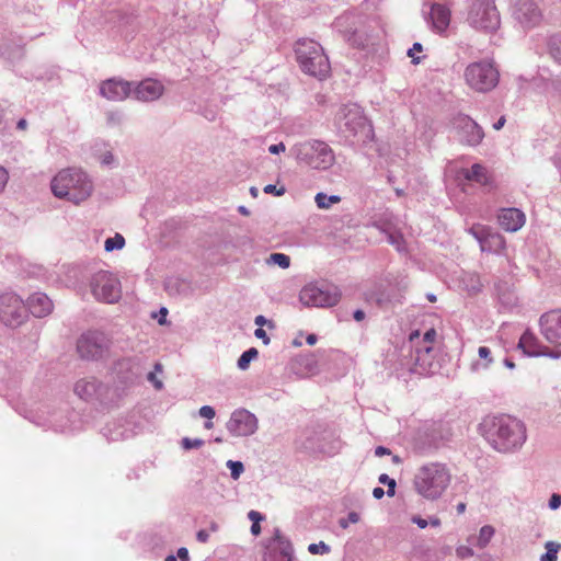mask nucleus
I'll use <instances>...</instances> for the list:
<instances>
[{"label": "nucleus", "mask_w": 561, "mask_h": 561, "mask_svg": "<svg viewBox=\"0 0 561 561\" xmlns=\"http://www.w3.org/2000/svg\"><path fill=\"white\" fill-rule=\"evenodd\" d=\"M436 336H437L436 330L431 328L430 330H427L424 333L423 339H422V345H431L432 346L436 340Z\"/></svg>", "instance_id": "nucleus-42"}, {"label": "nucleus", "mask_w": 561, "mask_h": 561, "mask_svg": "<svg viewBox=\"0 0 561 561\" xmlns=\"http://www.w3.org/2000/svg\"><path fill=\"white\" fill-rule=\"evenodd\" d=\"M340 298L341 293L336 287L319 283H309L299 293V300L306 307H332L340 301Z\"/></svg>", "instance_id": "nucleus-7"}, {"label": "nucleus", "mask_w": 561, "mask_h": 561, "mask_svg": "<svg viewBox=\"0 0 561 561\" xmlns=\"http://www.w3.org/2000/svg\"><path fill=\"white\" fill-rule=\"evenodd\" d=\"M457 139L466 146H478L484 138L483 128L470 116L458 114L453 119Z\"/></svg>", "instance_id": "nucleus-11"}, {"label": "nucleus", "mask_w": 561, "mask_h": 561, "mask_svg": "<svg viewBox=\"0 0 561 561\" xmlns=\"http://www.w3.org/2000/svg\"><path fill=\"white\" fill-rule=\"evenodd\" d=\"M199 415L202 417L207 419V420H213L215 417V415H216V412H215L213 407H210V405H203L199 409Z\"/></svg>", "instance_id": "nucleus-45"}, {"label": "nucleus", "mask_w": 561, "mask_h": 561, "mask_svg": "<svg viewBox=\"0 0 561 561\" xmlns=\"http://www.w3.org/2000/svg\"><path fill=\"white\" fill-rule=\"evenodd\" d=\"M348 523L356 524L359 520V515L356 512H351L347 515Z\"/></svg>", "instance_id": "nucleus-59"}, {"label": "nucleus", "mask_w": 561, "mask_h": 561, "mask_svg": "<svg viewBox=\"0 0 561 561\" xmlns=\"http://www.w3.org/2000/svg\"><path fill=\"white\" fill-rule=\"evenodd\" d=\"M341 198L336 195L328 196L324 193H318L316 195V203L319 208H329L332 204H336Z\"/></svg>", "instance_id": "nucleus-33"}, {"label": "nucleus", "mask_w": 561, "mask_h": 561, "mask_svg": "<svg viewBox=\"0 0 561 561\" xmlns=\"http://www.w3.org/2000/svg\"><path fill=\"white\" fill-rule=\"evenodd\" d=\"M300 156L308 165L318 170H327L335 161L333 150L328 144L319 140L304 145Z\"/></svg>", "instance_id": "nucleus-9"}, {"label": "nucleus", "mask_w": 561, "mask_h": 561, "mask_svg": "<svg viewBox=\"0 0 561 561\" xmlns=\"http://www.w3.org/2000/svg\"><path fill=\"white\" fill-rule=\"evenodd\" d=\"M494 535V528L490 525H485L480 529L479 536L477 538V545L479 548L483 549L488 546L490 540Z\"/></svg>", "instance_id": "nucleus-31"}, {"label": "nucleus", "mask_w": 561, "mask_h": 561, "mask_svg": "<svg viewBox=\"0 0 561 561\" xmlns=\"http://www.w3.org/2000/svg\"><path fill=\"white\" fill-rule=\"evenodd\" d=\"M91 290L95 299L107 304L117 302L122 296L119 279L105 271H100L93 276Z\"/></svg>", "instance_id": "nucleus-8"}, {"label": "nucleus", "mask_w": 561, "mask_h": 561, "mask_svg": "<svg viewBox=\"0 0 561 561\" xmlns=\"http://www.w3.org/2000/svg\"><path fill=\"white\" fill-rule=\"evenodd\" d=\"M293 552L290 541L279 530H276L273 541L268 547L265 561H291Z\"/></svg>", "instance_id": "nucleus-17"}, {"label": "nucleus", "mask_w": 561, "mask_h": 561, "mask_svg": "<svg viewBox=\"0 0 561 561\" xmlns=\"http://www.w3.org/2000/svg\"><path fill=\"white\" fill-rule=\"evenodd\" d=\"M251 534L253 536H259L261 534V526L260 523H252L251 526Z\"/></svg>", "instance_id": "nucleus-62"}, {"label": "nucleus", "mask_w": 561, "mask_h": 561, "mask_svg": "<svg viewBox=\"0 0 561 561\" xmlns=\"http://www.w3.org/2000/svg\"><path fill=\"white\" fill-rule=\"evenodd\" d=\"M478 354H479V357L481 359H483L485 363L484 364L476 363L473 365V369H478L480 366L483 369L489 368L490 365L493 363V357L491 355V350L489 347H486V346H480L479 350H478Z\"/></svg>", "instance_id": "nucleus-34"}, {"label": "nucleus", "mask_w": 561, "mask_h": 561, "mask_svg": "<svg viewBox=\"0 0 561 561\" xmlns=\"http://www.w3.org/2000/svg\"><path fill=\"white\" fill-rule=\"evenodd\" d=\"M470 231L481 245H502L504 242L499 233L492 232L483 225H474Z\"/></svg>", "instance_id": "nucleus-25"}, {"label": "nucleus", "mask_w": 561, "mask_h": 561, "mask_svg": "<svg viewBox=\"0 0 561 561\" xmlns=\"http://www.w3.org/2000/svg\"><path fill=\"white\" fill-rule=\"evenodd\" d=\"M254 322L256 325H263L266 323V319L263 316H256Z\"/></svg>", "instance_id": "nucleus-64"}, {"label": "nucleus", "mask_w": 561, "mask_h": 561, "mask_svg": "<svg viewBox=\"0 0 561 561\" xmlns=\"http://www.w3.org/2000/svg\"><path fill=\"white\" fill-rule=\"evenodd\" d=\"M8 181V173L4 168L0 167V191L4 187Z\"/></svg>", "instance_id": "nucleus-55"}, {"label": "nucleus", "mask_w": 561, "mask_h": 561, "mask_svg": "<svg viewBox=\"0 0 561 561\" xmlns=\"http://www.w3.org/2000/svg\"><path fill=\"white\" fill-rule=\"evenodd\" d=\"M178 557L181 561H190L188 550L184 547L178 550Z\"/></svg>", "instance_id": "nucleus-54"}, {"label": "nucleus", "mask_w": 561, "mask_h": 561, "mask_svg": "<svg viewBox=\"0 0 561 561\" xmlns=\"http://www.w3.org/2000/svg\"><path fill=\"white\" fill-rule=\"evenodd\" d=\"M134 93L140 101H153L163 93V85L157 80L147 79L135 88Z\"/></svg>", "instance_id": "nucleus-22"}, {"label": "nucleus", "mask_w": 561, "mask_h": 561, "mask_svg": "<svg viewBox=\"0 0 561 561\" xmlns=\"http://www.w3.org/2000/svg\"><path fill=\"white\" fill-rule=\"evenodd\" d=\"M308 551L311 554H327L331 551V548L325 542L320 541L318 543H310L308 546Z\"/></svg>", "instance_id": "nucleus-39"}, {"label": "nucleus", "mask_w": 561, "mask_h": 561, "mask_svg": "<svg viewBox=\"0 0 561 561\" xmlns=\"http://www.w3.org/2000/svg\"><path fill=\"white\" fill-rule=\"evenodd\" d=\"M428 525L432 527H439L440 526V519L436 516H432L428 520Z\"/></svg>", "instance_id": "nucleus-63"}, {"label": "nucleus", "mask_w": 561, "mask_h": 561, "mask_svg": "<svg viewBox=\"0 0 561 561\" xmlns=\"http://www.w3.org/2000/svg\"><path fill=\"white\" fill-rule=\"evenodd\" d=\"M505 122H506V118L505 116H501L499 118V121L493 125V128L495 130H500L501 128H503V126L505 125Z\"/></svg>", "instance_id": "nucleus-61"}, {"label": "nucleus", "mask_w": 561, "mask_h": 561, "mask_svg": "<svg viewBox=\"0 0 561 561\" xmlns=\"http://www.w3.org/2000/svg\"><path fill=\"white\" fill-rule=\"evenodd\" d=\"M286 149L285 145L283 142L271 145L268 148V151L273 154H277L279 152H284Z\"/></svg>", "instance_id": "nucleus-52"}, {"label": "nucleus", "mask_w": 561, "mask_h": 561, "mask_svg": "<svg viewBox=\"0 0 561 561\" xmlns=\"http://www.w3.org/2000/svg\"><path fill=\"white\" fill-rule=\"evenodd\" d=\"M450 481V471L444 463L430 462L417 469L413 485L422 497L434 501L443 495Z\"/></svg>", "instance_id": "nucleus-2"}, {"label": "nucleus", "mask_w": 561, "mask_h": 561, "mask_svg": "<svg viewBox=\"0 0 561 561\" xmlns=\"http://www.w3.org/2000/svg\"><path fill=\"white\" fill-rule=\"evenodd\" d=\"M208 533L206 530H199L196 535V538L199 542H206L208 540Z\"/></svg>", "instance_id": "nucleus-57"}, {"label": "nucleus", "mask_w": 561, "mask_h": 561, "mask_svg": "<svg viewBox=\"0 0 561 561\" xmlns=\"http://www.w3.org/2000/svg\"><path fill=\"white\" fill-rule=\"evenodd\" d=\"M161 371H162V365L157 363L154 365V371H150L147 375L148 381L151 382L157 390H161L163 388L162 380L157 377V373H161Z\"/></svg>", "instance_id": "nucleus-36"}, {"label": "nucleus", "mask_w": 561, "mask_h": 561, "mask_svg": "<svg viewBox=\"0 0 561 561\" xmlns=\"http://www.w3.org/2000/svg\"><path fill=\"white\" fill-rule=\"evenodd\" d=\"M103 390V383L93 377L82 378L78 380L75 385L76 394L84 401H92L94 399H99Z\"/></svg>", "instance_id": "nucleus-19"}, {"label": "nucleus", "mask_w": 561, "mask_h": 561, "mask_svg": "<svg viewBox=\"0 0 561 561\" xmlns=\"http://www.w3.org/2000/svg\"><path fill=\"white\" fill-rule=\"evenodd\" d=\"M112 340L99 330L83 333L77 341V351L81 358L88 360H102L110 356Z\"/></svg>", "instance_id": "nucleus-5"}, {"label": "nucleus", "mask_w": 561, "mask_h": 561, "mask_svg": "<svg viewBox=\"0 0 561 561\" xmlns=\"http://www.w3.org/2000/svg\"><path fill=\"white\" fill-rule=\"evenodd\" d=\"M433 346L417 345L415 348V365L420 368V373L427 374L432 371L433 367Z\"/></svg>", "instance_id": "nucleus-26"}, {"label": "nucleus", "mask_w": 561, "mask_h": 561, "mask_svg": "<svg viewBox=\"0 0 561 561\" xmlns=\"http://www.w3.org/2000/svg\"><path fill=\"white\" fill-rule=\"evenodd\" d=\"M465 178L469 181H474L483 186L492 184V178L489 174L488 170L485 169V167L479 163L473 164L470 170H467L465 173Z\"/></svg>", "instance_id": "nucleus-27"}, {"label": "nucleus", "mask_w": 561, "mask_h": 561, "mask_svg": "<svg viewBox=\"0 0 561 561\" xmlns=\"http://www.w3.org/2000/svg\"><path fill=\"white\" fill-rule=\"evenodd\" d=\"M385 495V491L380 486H377L373 490V496L377 500H380L382 499V496Z\"/></svg>", "instance_id": "nucleus-58"}, {"label": "nucleus", "mask_w": 561, "mask_h": 561, "mask_svg": "<svg viewBox=\"0 0 561 561\" xmlns=\"http://www.w3.org/2000/svg\"><path fill=\"white\" fill-rule=\"evenodd\" d=\"M268 264L278 265L282 268H287L290 265V257L284 253H273L266 260Z\"/></svg>", "instance_id": "nucleus-35"}, {"label": "nucleus", "mask_w": 561, "mask_h": 561, "mask_svg": "<svg viewBox=\"0 0 561 561\" xmlns=\"http://www.w3.org/2000/svg\"><path fill=\"white\" fill-rule=\"evenodd\" d=\"M456 554L460 559H466L473 556V550L470 547L460 546L456 549Z\"/></svg>", "instance_id": "nucleus-44"}, {"label": "nucleus", "mask_w": 561, "mask_h": 561, "mask_svg": "<svg viewBox=\"0 0 561 561\" xmlns=\"http://www.w3.org/2000/svg\"><path fill=\"white\" fill-rule=\"evenodd\" d=\"M92 188L88 175L79 169H64L51 181L54 195L73 204H80L88 199Z\"/></svg>", "instance_id": "nucleus-3"}, {"label": "nucleus", "mask_w": 561, "mask_h": 561, "mask_svg": "<svg viewBox=\"0 0 561 561\" xmlns=\"http://www.w3.org/2000/svg\"><path fill=\"white\" fill-rule=\"evenodd\" d=\"M27 307L34 317L43 318L53 310V301L43 293L33 294L27 300Z\"/></svg>", "instance_id": "nucleus-24"}, {"label": "nucleus", "mask_w": 561, "mask_h": 561, "mask_svg": "<svg viewBox=\"0 0 561 561\" xmlns=\"http://www.w3.org/2000/svg\"><path fill=\"white\" fill-rule=\"evenodd\" d=\"M540 330L543 337L559 348L561 339V311L551 310L540 318Z\"/></svg>", "instance_id": "nucleus-16"}, {"label": "nucleus", "mask_w": 561, "mask_h": 561, "mask_svg": "<svg viewBox=\"0 0 561 561\" xmlns=\"http://www.w3.org/2000/svg\"><path fill=\"white\" fill-rule=\"evenodd\" d=\"M430 19L432 22V28L442 34L446 32L450 24L451 12L450 9L442 3H434L431 7Z\"/></svg>", "instance_id": "nucleus-21"}, {"label": "nucleus", "mask_w": 561, "mask_h": 561, "mask_svg": "<svg viewBox=\"0 0 561 561\" xmlns=\"http://www.w3.org/2000/svg\"><path fill=\"white\" fill-rule=\"evenodd\" d=\"M353 317L356 321H362L365 319V312L360 309H357L354 311Z\"/></svg>", "instance_id": "nucleus-60"}, {"label": "nucleus", "mask_w": 561, "mask_h": 561, "mask_svg": "<svg viewBox=\"0 0 561 561\" xmlns=\"http://www.w3.org/2000/svg\"><path fill=\"white\" fill-rule=\"evenodd\" d=\"M461 284L469 294H477L482 288V283L477 274H465Z\"/></svg>", "instance_id": "nucleus-29"}, {"label": "nucleus", "mask_w": 561, "mask_h": 561, "mask_svg": "<svg viewBox=\"0 0 561 561\" xmlns=\"http://www.w3.org/2000/svg\"><path fill=\"white\" fill-rule=\"evenodd\" d=\"M257 428V417L247 409L234 410L227 422L228 432L236 437L251 436Z\"/></svg>", "instance_id": "nucleus-12"}, {"label": "nucleus", "mask_w": 561, "mask_h": 561, "mask_svg": "<svg viewBox=\"0 0 561 561\" xmlns=\"http://www.w3.org/2000/svg\"><path fill=\"white\" fill-rule=\"evenodd\" d=\"M389 454H390V449H388L387 447H383V446H378L375 449V455L378 456V457H381V456H385V455H389Z\"/></svg>", "instance_id": "nucleus-56"}, {"label": "nucleus", "mask_w": 561, "mask_h": 561, "mask_svg": "<svg viewBox=\"0 0 561 561\" xmlns=\"http://www.w3.org/2000/svg\"><path fill=\"white\" fill-rule=\"evenodd\" d=\"M168 313H169L168 309L165 307H161L159 309V311L151 313V318L156 319L160 325H165V324H168V320H167Z\"/></svg>", "instance_id": "nucleus-41"}, {"label": "nucleus", "mask_w": 561, "mask_h": 561, "mask_svg": "<svg viewBox=\"0 0 561 561\" xmlns=\"http://www.w3.org/2000/svg\"><path fill=\"white\" fill-rule=\"evenodd\" d=\"M248 517L249 519L252 522V523H260L261 520H264V515H262L260 512L257 511H250L248 513Z\"/></svg>", "instance_id": "nucleus-48"}, {"label": "nucleus", "mask_w": 561, "mask_h": 561, "mask_svg": "<svg viewBox=\"0 0 561 561\" xmlns=\"http://www.w3.org/2000/svg\"><path fill=\"white\" fill-rule=\"evenodd\" d=\"M409 340H410L411 343L414 344L415 347L417 345H422V341L420 340V332H419V330L412 331L410 333Z\"/></svg>", "instance_id": "nucleus-51"}, {"label": "nucleus", "mask_w": 561, "mask_h": 561, "mask_svg": "<svg viewBox=\"0 0 561 561\" xmlns=\"http://www.w3.org/2000/svg\"><path fill=\"white\" fill-rule=\"evenodd\" d=\"M465 81L477 92H489L499 83V71L492 62H471L465 70Z\"/></svg>", "instance_id": "nucleus-6"}, {"label": "nucleus", "mask_w": 561, "mask_h": 561, "mask_svg": "<svg viewBox=\"0 0 561 561\" xmlns=\"http://www.w3.org/2000/svg\"><path fill=\"white\" fill-rule=\"evenodd\" d=\"M254 335L257 339H261L265 345H267L270 343V337L267 336L266 332L262 328H257L254 331Z\"/></svg>", "instance_id": "nucleus-50"}, {"label": "nucleus", "mask_w": 561, "mask_h": 561, "mask_svg": "<svg viewBox=\"0 0 561 561\" xmlns=\"http://www.w3.org/2000/svg\"><path fill=\"white\" fill-rule=\"evenodd\" d=\"M480 430L486 442L501 453L520 448L527 437L524 423L510 415H489L483 419Z\"/></svg>", "instance_id": "nucleus-1"}, {"label": "nucleus", "mask_w": 561, "mask_h": 561, "mask_svg": "<svg viewBox=\"0 0 561 561\" xmlns=\"http://www.w3.org/2000/svg\"><path fill=\"white\" fill-rule=\"evenodd\" d=\"M560 545L554 541H548L546 543L547 552L540 557V561H557Z\"/></svg>", "instance_id": "nucleus-32"}, {"label": "nucleus", "mask_w": 561, "mask_h": 561, "mask_svg": "<svg viewBox=\"0 0 561 561\" xmlns=\"http://www.w3.org/2000/svg\"><path fill=\"white\" fill-rule=\"evenodd\" d=\"M340 119H343L345 127L354 135L371 133V125L364 114L363 108L357 104H347L340 108Z\"/></svg>", "instance_id": "nucleus-13"}, {"label": "nucleus", "mask_w": 561, "mask_h": 561, "mask_svg": "<svg viewBox=\"0 0 561 561\" xmlns=\"http://www.w3.org/2000/svg\"><path fill=\"white\" fill-rule=\"evenodd\" d=\"M470 20L476 27L483 30H495L500 24L497 9L489 2L474 3L470 11Z\"/></svg>", "instance_id": "nucleus-14"}, {"label": "nucleus", "mask_w": 561, "mask_h": 561, "mask_svg": "<svg viewBox=\"0 0 561 561\" xmlns=\"http://www.w3.org/2000/svg\"><path fill=\"white\" fill-rule=\"evenodd\" d=\"M263 191H264V193H266V194H274V195H276V196H282V195H284V194H285V191H286V190H285V187H284V186H282V187H279V188H277V187H276V185L268 184V185L264 186Z\"/></svg>", "instance_id": "nucleus-46"}, {"label": "nucleus", "mask_w": 561, "mask_h": 561, "mask_svg": "<svg viewBox=\"0 0 561 561\" xmlns=\"http://www.w3.org/2000/svg\"><path fill=\"white\" fill-rule=\"evenodd\" d=\"M412 523L416 524L421 529H424L428 526V520L424 519L421 516H413Z\"/></svg>", "instance_id": "nucleus-53"}, {"label": "nucleus", "mask_w": 561, "mask_h": 561, "mask_svg": "<svg viewBox=\"0 0 561 561\" xmlns=\"http://www.w3.org/2000/svg\"><path fill=\"white\" fill-rule=\"evenodd\" d=\"M104 245H125V239L121 233H115L104 241Z\"/></svg>", "instance_id": "nucleus-43"}, {"label": "nucleus", "mask_w": 561, "mask_h": 561, "mask_svg": "<svg viewBox=\"0 0 561 561\" xmlns=\"http://www.w3.org/2000/svg\"><path fill=\"white\" fill-rule=\"evenodd\" d=\"M164 290L171 297H185L193 293L191 283L180 276H169L163 283Z\"/></svg>", "instance_id": "nucleus-23"}, {"label": "nucleus", "mask_w": 561, "mask_h": 561, "mask_svg": "<svg viewBox=\"0 0 561 561\" xmlns=\"http://www.w3.org/2000/svg\"><path fill=\"white\" fill-rule=\"evenodd\" d=\"M26 317L24 301L13 293L0 296V321L7 327H18Z\"/></svg>", "instance_id": "nucleus-10"}, {"label": "nucleus", "mask_w": 561, "mask_h": 561, "mask_svg": "<svg viewBox=\"0 0 561 561\" xmlns=\"http://www.w3.org/2000/svg\"><path fill=\"white\" fill-rule=\"evenodd\" d=\"M423 47L420 43H414L412 48L409 49L408 51V56L412 58V62L413 64H419L420 62V58L419 57H414V54L417 51H422Z\"/></svg>", "instance_id": "nucleus-47"}, {"label": "nucleus", "mask_w": 561, "mask_h": 561, "mask_svg": "<svg viewBox=\"0 0 561 561\" xmlns=\"http://www.w3.org/2000/svg\"><path fill=\"white\" fill-rule=\"evenodd\" d=\"M378 481L381 483V484H385L388 486V490H387V494L388 496H393L396 494V480L390 478L388 474L386 473H382L379 476L378 478Z\"/></svg>", "instance_id": "nucleus-38"}, {"label": "nucleus", "mask_w": 561, "mask_h": 561, "mask_svg": "<svg viewBox=\"0 0 561 561\" xmlns=\"http://www.w3.org/2000/svg\"><path fill=\"white\" fill-rule=\"evenodd\" d=\"M522 13L524 22L530 26L537 25L541 20V12L534 2L525 3Z\"/></svg>", "instance_id": "nucleus-28"}, {"label": "nucleus", "mask_w": 561, "mask_h": 561, "mask_svg": "<svg viewBox=\"0 0 561 561\" xmlns=\"http://www.w3.org/2000/svg\"><path fill=\"white\" fill-rule=\"evenodd\" d=\"M100 93L110 101H122L131 93V84L125 80L107 79L101 83Z\"/></svg>", "instance_id": "nucleus-18"}, {"label": "nucleus", "mask_w": 561, "mask_h": 561, "mask_svg": "<svg viewBox=\"0 0 561 561\" xmlns=\"http://www.w3.org/2000/svg\"><path fill=\"white\" fill-rule=\"evenodd\" d=\"M227 467L230 469V476L233 480H238L244 471V466L241 461L228 460Z\"/></svg>", "instance_id": "nucleus-37"}, {"label": "nucleus", "mask_w": 561, "mask_h": 561, "mask_svg": "<svg viewBox=\"0 0 561 561\" xmlns=\"http://www.w3.org/2000/svg\"><path fill=\"white\" fill-rule=\"evenodd\" d=\"M181 445L184 449L188 450V449L202 447L204 445V440L201 438L192 439L188 437H184L181 442Z\"/></svg>", "instance_id": "nucleus-40"}, {"label": "nucleus", "mask_w": 561, "mask_h": 561, "mask_svg": "<svg viewBox=\"0 0 561 561\" xmlns=\"http://www.w3.org/2000/svg\"><path fill=\"white\" fill-rule=\"evenodd\" d=\"M259 355V352L255 347H251L249 350H247L245 352H243L241 354V356L239 357L238 362H237V366L239 369L241 370H245L249 368L250 366V363L255 359Z\"/></svg>", "instance_id": "nucleus-30"}, {"label": "nucleus", "mask_w": 561, "mask_h": 561, "mask_svg": "<svg viewBox=\"0 0 561 561\" xmlns=\"http://www.w3.org/2000/svg\"><path fill=\"white\" fill-rule=\"evenodd\" d=\"M517 347L527 356H549L551 358L561 356L560 348H549L540 345L538 339L530 331L524 332Z\"/></svg>", "instance_id": "nucleus-15"}, {"label": "nucleus", "mask_w": 561, "mask_h": 561, "mask_svg": "<svg viewBox=\"0 0 561 561\" xmlns=\"http://www.w3.org/2000/svg\"><path fill=\"white\" fill-rule=\"evenodd\" d=\"M500 226L510 232L519 230L526 220L525 214L518 208H503L499 216Z\"/></svg>", "instance_id": "nucleus-20"}, {"label": "nucleus", "mask_w": 561, "mask_h": 561, "mask_svg": "<svg viewBox=\"0 0 561 561\" xmlns=\"http://www.w3.org/2000/svg\"><path fill=\"white\" fill-rule=\"evenodd\" d=\"M296 58L305 73L319 79L330 73V62L321 45L312 39H300L295 47Z\"/></svg>", "instance_id": "nucleus-4"}, {"label": "nucleus", "mask_w": 561, "mask_h": 561, "mask_svg": "<svg viewBox=\"0 0 561 561\" xmlns=\"http://www.w3.org/2000/svg\"><path fill=\"white\" fill-rule=\"evenodd\" d=\"M560 505H561V494H558V493L552 494V496L549 501L550 508L557 510Z\"/></svg>", "instance_id": "nucleus-49"}]
</instances>
